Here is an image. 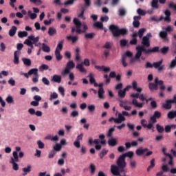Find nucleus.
Returning <instances> with one entry per match:
<instances>
[{"mask_svg":"<svg viewBox=\"0 0 176 176\" xmlns=\"http://www.w3.org/2000/svg\"><path fill=\"white\" fill-rule=\"evenodd\" d=\"M94 144H96L95 148L96 151H100L101 149L102 146L100 144V140L98 139H95L94 140Z\"/></svg>","mask_w":176,"mask_h":176,"instance_id":"ea45409f","label":"nucleus"},{"mask_svg":"<svg viewBox=\"0 0 176 176\" xmlns=\"http://www.w3.org/2000/svg\"><path fill=\"white\" fill-rule=\"evenodd\" d=\"M95 69L99 71H104V72H109L111 71V67H105V66L95 65Z\"/></svg>","mask_w":176,"mask_h":176,"instance_id":"4be33fe9","label":"nucleus"},{"mask_svg":"<svg viewBox=\"0 0 176 176\" xmlns=\"http://www.w3.org/2000/svg\"><path fill=\"white\" fill-rule=\"evenodd\" d=\"M58 91L61 94L62 97H65V89L63 87H58Z\"/></svg>","mask_w":176,"mask_h":176,"instance_id":"052dcab7","label":"nucleus"},{"mask_svg":"<svg viewBox=\"0 0 176 176\" xmlns=\"http://www.w3.org/2000/svg\"><path fill=\"white\" fill-rule=\"evenodd\" d=\"M22 61L26 67H31V59L27 58H23Z\"/></svg>","mask_w":176,"mask_h":176,"instance_id":"c9c22d12","label":"nucleus"},{"mask_svg":"<svg viewBox=\"0 0 176 176\" xmlns=\"http://www.w3.org/2000/svg\"><path fill=\"white\" fill-rule=\"evenodd\" d=\"M6 101L8 102V104H13V102H14V100H13V97L12 96H8Z\"/></svg>","mask_w":176,"mask_h":176,"instance_id":"e2e57ef3","label":"nucleus"},{"mask_svg":"<svg viewBox=\"0 0 176 176\" xmlns=\"http://www.w3.org/2000/svg\"><path fill=\"white\" fill-rule=\"evenodd\" d=\"M160 36L165 42H168L169 39H168V37L167 32H166V31H161L160 32Z\"/></svg>","mask_w":176,"mask_h":176,"instance_id":"aec40b11","label":"nucleus"},{"mask_svg":"<svg viewBox=\"0 0 176 176\" xmlns=\"http://www.w3.org/2000/svg\"><path fill=\"white\" fill-rule=\"evenodd\" d=\"M42 50L44 51L45 53H50V47L43 43H42Z\"/></svg>","mask_w":176,"mask_h":176,"instance_id":"79ce46f5","label":"nucleus"},{"mask_svg":"<svg viewBox=\"0 0 176 176\" xmlns=\"http://www.w3.org/2000/svg\"><path fill=\"white\" fill-rule=\"evenodd\" d=\"M104 94H105V91H104V88H99L98 91V98L100 100H104V98H105V96H104Z\"/></svg>","mask_w":176,"mask_h":176,"instance_id":"5701e85b","label":"nucleus"},{"mask_svg":"<svg viewBox=\"0 0 176 176\" xmlns=\"http://www.w3.org/2000/svg\"><path fill=\"white\" fill-rule=\"evenodd\" d=\"M176 125L175 124H171V125H166L165 126V133H170L171 129H175Z\"/></svg>","mask_w":176,"mask_h":176,"instance_id":"a19ab883","label":"nucleus"},{"mask_svg":"<svg viewBox=\"0 0 176 176\" xmlns=\"http://www.w3.org/2000/svg\"><path fill=\"white\" fill-rule=\"evenodd\" d=\"M94 28L98 30H104V24L102 22L98 21L94 23Z\"/></svg>","mask_w":176,"mask_h":176,"instance_id":"bb28decb","label":"nucleus"},{"mask_svg":"<svg viewBox=\"0 0 176 176\" xmlns=\"http://www.w3.org/2000/svg\"><path fill=\"white\" fill-rule=\"evenodd\" d=\"M131 87V86L128 85L124 89H120L118 91V96L120 97V98H124V97H126V91H129Z\"/></svg>","mask_w":176,"mask_h":176,"instance_id":"2eb2a0df","label":"nucleus"},{"mask_svg":"<svg viewBox=\"0 0 176 176\" xmlns=\"http://www.w3.org/2000/svg\"><path fill=\"white\" fill-rule=\"evenodd\" d=\"M117 166L118 171H119V168H125L127 166V163L126 162V158L123 156L120 155L117 160Z\"/></svg>","mask_w":176,"mask_h":176,"instance_id":"1a4fd4ad","label":"nucleus"},{"mask_svg":"<svg viewBox=\"0 0 176 176\" xmlns=\"http://www.w3.org/2000/svg\"><path fill=\"white\" fill-rule=\"evenodd\" d=\"M126 60H127V57L123 54L122 56V64L124 67H127L128 65V64L126 63Z\"/></svg>","mask_w":176,"mask_h":176,"instance_id":"6e6d98bb","label":"nucleus"},{"mask_svg":"<svg viewBox=\"0 0 176 176\" xmlns=\"http://www.w3.org/2000/svg\"><path fill=\"white\" fill-rule=\"evenodd\" d=\"M131 37L133 38L129 42L130 45H137V43H138V40L137 39V32H133V34L131 35Z\"/></svg>","mask_w":176,"mask_h":176,"instance_id":"a211bd4d","label":"nucleus"},{"mask_svg":"<svg viewBox=\"0 0 176 176\" xmlns=\"http://www.w3.org/2000/svg\"><path fill=\"white\" fill-rule=\"evenodd\" d=\"M16 32H17V27L12 26L11 29L9 30L8 34L10 36H14V35H16Z\"/></svg>","mask_w":176,"mask_h":176,"instance_id":"c85d7f7f","label":"nucleus"},{"mask_svg":"<svg viewBox=\"0 0 176 176\" xmlns=\"http://www.w3.org/2000/svg\"><path fill=\"white\" fill-rule=\"evenodd\" d=\"M156 129L158 133H164V127L161 126L159 124H156Z\"/></svg>","mask_w":176,"mask_h":176,"instance_id":"603ef678","label":"nucleus"},{"mask_svg":"<svg viewBox=\"0 0 176 176\" xmlns=\"http://www.w3.org/2000/svg\"><path fill=\"white\" fill-rule=\"evenodd\" d=\"M83 65L85 67H90V60L85 58L82 63H79L76 66V69H78L81 74H87V70L83 67Z\"/></svg>","mask_w":176,"mask_h":176,"instance_id":"423d86ee","label":"nucleus"},{"mask_svg":"<svg viewBox=\"0 0 176 176\" xmlns=\"http://www.w3.org/2000/svg\"><path fill=\"white\" fill-rule=\"evenodd\" d=\"M22 170L24 173H23V176L27 175V174L31 173V165L28 166L27 168H23Z\"/></svg>","mask_w":176,"mask_h":176,"instance_id":"37998d69","label":"nucleus"},{"mask_svg":"<svg viewBox=\"0 0 176 176\" xmlns=\"http://www.w3.org/2000/svg\"><path fill=\"white\" fill-rule=\"evenodd\" d=\"M57 98H58V94L56 92H52L50 97V101H53V100H56Z\"/></svg>","mask_w":176,"mask_h":176,"instance_id":"49530a36","label":"nucleus"},{"mask_svg":"<svg viewBox=\"0 0 176 176\" xmlns=\"http://www.w3.org/2000/svg\"><path fill=\"white\" fill-rule=\"evenodd\" d=\"M19 38H25V36H28V32L23 31V32H19L18 33Z\"/></svg>","mask_w":176,"mask_h":176,"instance_id":"864d4df0","label":"nucleus"},{"mask_svg":"<svg viewBox=\"0 0 176 176\" xmlns=\"http://www.w3.org/2000/svg\"><path fill=\"white\" fill-rule=\"evenodd\" d=\"M115 127H116V126L109 129L107 137H112V134H113V131H115Z\"/></svg>","mask_w":176,"mask_h":176,"instance_id":"4d7b16f0","label":"nucleus"},{"mask_svg":"<svg viewBox=\"0 0 176 176\" xmlns=\"http://www.w3.org/2000/svg\"><path fill=\"white\" fill-rule=\"evenodd\" d=\"M169 51L170 47L168 46H164L162 48L159 50L160 53L161 54H163L164 56H166V54H167V53H168ZM159 52H157V53H159Z\"/></svg>","mask_w":176,"mask_h":176,"instance_id":"412c9836","label":"nucleus"},{"mask_svg":"<svg viewBox=\"0 0 176 176\" xmlns=\"http://www.w3.org/2000/svg\"><path fill=\"white\" fill-rule=\"evenodd\" d=\"M28 14L29 16H30V19H31L32 20H34V19H36V17H37L36 14H35V13H32V12H31V10H29V11L28 12Z\"/></svg>","mask_w":176,"mask_h":176,"instance_id":"13d9d810","label":"nucleus"},{"mask_svg":"<svg viewBox=\"0 0 176 176\" xmlns=\"http://www.w3.org/2000/svg\"><path fill=\"white\" fill-rule=\"evenodd\" d=\"M56 153H57L56 151H54V150L51 151L49 153V155H48L49 159H53V157H54V156L56 155Z\"/></svg>","mask_w":176,"mask_h":176,"instance_id":"0e129e2a","label":"nucleus"},{"mask_svg":"<svg viewBox=\"0 0 176 176\" xmlns=\"http://www.w3.org/2000/svg\"><path fill=\"white\" fill-rule=\"evenodd\" d=\"M151 6L153 9H159V1H153L151 2Z\"/></svg>","mask_w":176,"mask_h":176,"instance_id":"8fccbe9b","label":"nucleus"},{"mask_svg":"<svg viewBox=\"0 0 176 176\" xmlns=\"http://www.w3.org/2000/svg\"><path fill=\"white\" fill-rule=\"evenodd\" d=\"M132 104L137 108H142L144 107V103H138V101L136 99H133Z\"/></svg>","mask_w":176,"mask_h":176,"instance_id":"473e14b6","label":"nucleus"},{"mask_svg":"<svg viewBox=\"0 0 176 176\" xmlns=\"http://www.w3.org/2000/svg\"><path fill=\"white\" fill-rule=\"evenodd\" d=\"M57 34V30H56V28L50 27L49 28L48 30V35H50V36H54V35Z\"/></svg>","mask_w":176,"mask_h":176,"instance_id":"a878e982","label":"nucleus"},{"mask_svg":"<svg viewBox=\"0 0 176 176\" xmlns=\"http://www.w3.org/2000/svg\"><path fill=\"white\" fill-rule=\"evenodd\" d=\"M126 120V118L123 117L120 115V113H118V118H115L113 117H111L109 119V122H112L113 121L116 122L117 124H120L122 122H124Z\"/></svg>","mask_w":176,"mask_h":176,"instance_id":"f8f14e48","label":"nucleus"},{"mask_svg":"<svg viewBox=\"0 0 176 176\" xmlns=\"http://www.w3.org/2000/svg\"><path fill=\"white\" fill-rule=\"evenodd\" d=\"M29 39H31V41H32V43H33V45H35V43H38V42H39V36L35 37V36L31 34L30 36H29Z\"/></svg>","mask_w":176,"mask_h":176,"instance_id":"cd10ccee","label":"nucleus"},{"mask_svg":"<svg viewBox=\"0 0 176 176\" xmlns=\"http://www.w3.org/2000/svg\"><path fill=\"white\" fill-rule=\"evenodd\" d=\"M165 17H164L163 20L166 21V23H171V11L170 10H166L164 12Z\"/></svg>","mask_w":176,"mask_h":176,"instance_id":"f3484780","label":"nucleus"},{"mask_svg":"<svg viewBox=\"0 0 176 176\" xmlns=\"http://www.w3.org/2000/svg\"><path fill=\"white\" fill-rule=\"evenodd\" d=\"M121 155L122 157H124L125 159H126V157H129V159H133V157H134V152L129 151V152L125 153Z\"/></svg>","mask_w":176,"mask_h":176,"instance_id":"72a5a7b5","label":"nucleus"},{"mask_svg":"<svg viewBox=\"0 0 176 176\" xmlns=\"http://www.w3.org/2000/svg\"><path fill=\"white\" fill-rule=\"evenodd\" d=\"M40 71H47L49 69V65L43 64L39 68Z\"/></svg>","mask_w":176,"mask_h":176,"instance_id":"680f3d73","label":"nucleus"},{"mask_svg":"<svg viewBox=\"0 0 176 176\" xmlns=\"http://www.w3.org/2000/svg\"><path fill=\"white\" fill-rule=\"evenodd\" d=\"M89 168L91 170V175H94V174H96V170L97 169L96 165L94 164H91L89 166Z\"/></svg>","mask_w":176,"mask_h":176,"instance_id":"c03bdc74","label":"nucleus"},{"mask_svg":"<svg viewBox=\"0 0 176 176\" xmlns=\"http://www.w3.org/2000/svg\"><path fill=\"white\" fill-rule=\"evenodd\" d=\"M136 54L134 58H131L129 63L130 64H134L136 60H140L141 56H142V52H145V53H148V51H146L142 47H136Z\"/></svg>","mask_w":176,"mask_h":176,"instance_id":"39448f33","label":"nucleus"},{"mask_svg":"<svg viewBox=\"0 0 176 176\" xmlns=\"http://www.w3.org/2000/svg\"><path fill=\"white\" fill-rule=\"evenodd\" d=\"M109 31H111L113 36L114 38H119L120 35H127L129 34V30L126 28H121L120 29L119 26L115 25V24H111L109 27Z\"/></svg>","mask_w":176,"mask_h":176,"instance_id":"7ed1b4c3","label":"nucleus"},{"mask_svg":"<svg viewBox=\"0 0 176 176\" xmlns=\"http://www.w3.org/2000/svg\"><path fill=\"white\" fill-rule=\"evenodd\" d=\"M108 144L109 146H116L118 145V141L115 138L109 139Z\"/></svg>","mask_w":176,"mask_h":176,"instance_id":"c756f323","label":"nucleus"},{"mask_svg":"<svg viewBox=\"0 0 176 176\" xmlns=\"http://www.w3.org/2000/svg\"><path fill=\"white\" fill-rule=\"evenodd\" d=\"M151 38H152V33L149 32L147 33L146 36H144L142 39V45H138L137 47H142L144 49L146 52H148V53L145 52H142L145 56H149V54H152V53H157L159 52L160 47L156 46L153 47L152 49L146 47H151Z\"/></svg>","mask_w":176,"mask_h":176,"instance_id":"f257e3e1","label":"nucleus"},{"mask_svg":"<svg viewBox=\"0 0 176 176\" xmlns=\"http://www.w3.org/2000/svg\"><path fill=\"white\" fill-rule=\"evenodd\" d=\"M129 41L126 40V39H121L120 41V46H122V47H124L125 46L127 45Z\"/></svg>","mask_w":176,"mask_h":176,"instance_id":"bf43d9fd","label":"nucleus"},{"mask_svg":"<svg viewBox=\"0 0 176 176\" xmlns=\"http://www.w3.org/2000/svg\"><path fill=\"white\" fill-rule=\"evenodd\" d=\"M166 90V85H164V81L159 80V77H156L153 82L148 83V89L150 91H153V90Z\"/></svg>","mask_w":176,"mask_h":176,"instance_id":"20e7f679","label":"nucleus"},{"mask_svg":"<svg viewBox=\"0 0 176 176\" xmlns=\"http://www.w3.org/2000/svg\"><path fill=\"white\" fill-rule=\"evenodd\" d=\"M162 64H163V59H161L160 61L158 62H154L153 63V67H154V68H155L156 69H157L159 68V67H160V65H162Z\"/></svg>","mask_w":176,"mask_h":176,"instance_id":"a18cd8bd","label":"nucleus"},{"mask_svg":"<svg viewBox=\"0 0 176 176\" xmlns=\"http://www.w3.org/2000/svg\"><path fill=\"white\" fill-rule=\"evenodd\" d=\"M162 170L160 172L156 173L157 176H163L164 173H168L170 171V174H176V168H172L170 170V168H168V165H163L162 166Z\"/></svg>","mask_w":176,"mask_h":176,"instance_id":"0eeeda50","label":"nucleus"},{"mask_svg":"<svg viewBox=\"0 0 176 176\" xmlns=\"http://www.w3.org/2000/svg\"><path fill=\"white\" fill-rule=\"evenodd\" d=\"M148 151H149V149H148V148H142L141 147L136 150L135 153L138 156H142V155H144V153H145V152H148Z\"/></svg>","mask_w":176,"mask_h":176,"instance_id":"6ab92c4d","label":"nucleus"},{"mask_svg":"<svg viewBox=\"0 0 176 176\" xmlns=\"http://www.w3.org/2000/svg\"><path fill=\"white\" fill-rule=\"evenodd\" d=\"M75 67V63L73 60H70L67 63L66 67L63 72H62V75H68L69 74L71 69Z\"/></svg>","mask_w":176,"mask_h":176,"instance_id":"9b49d317","label":"nucleus"},{"mask_svg":"<svg viewBox=\"0 0 176 176\" xmlns=\"http://www.w3.org/2000/svg\"><path fill=\"white\" fill-rule=\"evenodd\" d=\"M107 153H108V150L103 149L101 151V153L99 154V157H100V159H102V157H104V156H105V155H107Z\"/></svg>","mask_w":176,"mask_h":176,"instance_id":"69168bd1","label":"nucleus"},{"mask_svg":"<svg viewBox=\"0 0 176 176\" xmlns=\"http://www.w3.org/2000/svg\"><path fill=\"white\" fill-rule=\"evenodd\" d=\"M19 51H15L14 53V64H15L16 65H17L20 61L19 60Z\"/></svg>","mask_w":176,"mask_h":176,"instance_id":"393cba45","label":"nucleus"},{"mask_svg":"<svg viewBox=\"0 0 176 176\" xmlns=\"http://www.w3.org/2000/svg\"><path fill=\"white\" fill-rule=\"evenodd\" d=\"M94 36H96V33H87L85 34V38H86V39H93L94 38Z\"/></svg>","mask_w":176,"mask_h":176,"instance_id":"de8ad7c7","label":"nucleus"},{"mask_svg":"<svg viewBox=\"0 0 176 176\" xmlns=\"http://www.w3.org/2000/svg\"><path fill=\"white\" fill-rule=\"evenodd\" d=\"M28 75H34L32 78L33 83H38V80L39 79V74H38V69L33 68L28 71Z\"/></svg>","mask_w":176,"mask_h":176,"instance_id":"9d476101","label":"nucleus"},{"mask_svg":"<svg viewBox=\"0 0 176 176\" xmlns=\"http://www.w3.org/2000/svg\"><path fill=\"white\" fill-rule=\"evenodd\" d=\"M132 86H133V90H135L136 91H138V93H141V91H142V88L137 87V86H138L137 81H133L132 82Z\"/></svg>","mask_w":176,"mask_h":176,"instance_id":"f704fd0d","label":"nucleus"},{"mask_svg":"<svg viewBox=\"0 0 176 176\" xmlns=\"http://www.w3.org/2000/svg\"><path fill=\"white\" fill-rule=\"evenodd\" d=\"M66 38L67 41H72V43H76L78 39H79L78 36H67Z\"/></svg>","mask_w":176,"mask_h":176,"instance_id":"2f4dec72","label":"nucleus"},{"mask_svg":"<svg viewBox=\"0 0 176 176\" xmlns=\"http://www.w3.org/2000/svg\"><path fill=\"white\" fill-rule=\"evenodd\" d=\"M73 23L75 26L72 28V34H74V32H76L78 34H85L89 30L87 25L86 23H82L78 18H74Z\"/></svg>","mask_w":176,"mask_h":176,"instance_id":"f03ea898","label":"nucleus"},{"mask_svg":"<svg viewBox=\"0 0 176 176\" xmlns=\"http://www.w3.org/2000/svg\"><path fill=\"white\" fill-rule=\"evenodd\" d=\"M161 118H162V113H160V111H155L153 116L150 118V120L151 122H152V123H156V122H157L156 119H160Z\"/></svg>","mask_w":176,"mask_h":176,"instance_id":"ddd939ff","label":"nucleus"},{"mask_svg":"<svg viewBox=\"0 0 176 176\" xmlns=\"http://www.w3.org/2000/svg\"><path fill=\"white\" fill-rule=\"evenodd\" d=\"M88 77L89 78L91 85L96 83V78H94V74H93V73H90Z\"/></svg>","mask_w":176,"mask_h":176,"instance_id":"09e8293b","label":"nucleus"},{"mask_svg":"<svg viewBox=\"0 0 176 176\" xmlns=\"http://www.w3.org/2000/svg\"><path fill=\"white\" fill-rule=\"evenodd\" d=\"M99 138L101 140L100 144L102 145H105L107 144V142L105 141V135H104V134L100 135Z\"/></svg>","mask_w":176,"mask_h":176,"instance_id":"5fc2aeb1","label":"nucleus"},{"mask_svg":"<svg viewBox=\"0 0 176 176\" xmlns=\"http://www.w3.org/2000/svg\"><path fill=\"white\" fill-rule=\"evenodd\" d=\"M86 11V7L81 6V12L78 14V17L82 19V20H86V17H85V12Z\"/></svg>","mask_w":176,"mask_h":176,"instance_id":"b1692460","label":"nucleus"},{"mask_svg":"<svg viewBox=\"0 0 176 176\" xmlns=\"http://www.w3.org/2000/svg\"><path fill=\"white\" fill-rule=\"evenodd\" d=\"M13 157H11L10 163L12 164V168L15 171H17L19 170V164L17 163L19 162V153L16 151H14L12 153Z\"/></svg>","mask_w":176,"mask_h":176,"instance_id":"6e6552de","label":"nucleus"},{"mask_svg":"<svg viewBox=\"0 0 176 176\" xmlns=\"http://www.w3.org/2000/svg\"><path fill=\"white\" fill-rule=\"evenodd\" d=\"M55 151V152H60V151H61V145L56 144L54 146V150Z\"/></svg>","mask_w":176,"mask_h":176,"instance_id":"338daca9","label":"nucleus"},{"mask_svg":"<svg viewBox=\"0 0 176 176\" xmlns=\"http://www.w3.org/2000/svg\"><path fill=\"white\" fill-rule=\"evenodd\" d=\"M53 82H56V83H61V76L54 75L52 77Z\"/></svg>","mask_w":176,"mask_h":176,"instance_id":"4c0bfd02","label":"nucleus"},{"mask_svg":"<svg viewBox=\"0 0 176 176\" xmlns=\"http://www.w3.org/2000/svg\"><path fill=\"white\" fill-rule=\"evenodd\" d=\"M111 173L113 174V175L115 176H129L126 174H120V173L118 170V168L116 167V165H111Z\"/></svg>","mask_w":176,"mask_h":176,"instance_id":"4468645a","label":"nucleus"},{"mask_svg":"<svg viewBox=\"0 0 176 176\" xmlns=\"http://www.w3.org/2000/svg\"><path fill=\"white\" fill-rule=\"evenodd\" d=\"M102 47L103 49H112V45H111V43L106 42Z\"/></svg>","mask_w":176,"mask_h":176,"instance_id":"774afa93","label":"nucleus"},{"mask_svg":"<svg viewBox=\"0 0 176 176\" xmlns=\"http://www.w3.org/2000/svg\"><path fill=\"white\" fill-rule=\"evenodd\" d=\"M146 32V28H141V29H140L138 30V32H137L138 36H139V38L140 39L144 38V34H145Z\"/></svg>","mask_w":176,"mask_h":176,"instance_id":"7c9ffc66","label":"nucleus"},{"mask_svg":"<svg viewBox=\"0 0 176 176\" xmlns=\"http://www.w3.org/2000/svg\"><path fill=\"white\" fill-rule=\"evenodd\" d=\"M55 56L58 61H61V60H63V55H61L58 50H55Z\"/></svg>","mask_w":176,"mask_h":176,"instance_id":"e433bc0d","label":"nucleus"},{"mask_svg":"<svg viewBox=\"0 0 176 176\" xmlns=\"http://www.w3.org/2000/svg\"><path fill=\"white\" fill-rule=\"evenodd\" d=\"M155 158H153L151 160V164L150 166L147 168V171L149 172L151 171V168H153V167H155Z\"/></svg>","mask_w":176,"mask_h":176,"instance_id":"3c124183","label":"nucleus"},{"mask_svg":"<svg viewBox=\"0 0 176 176\" xmlns=\"http://www.w3.org/2000/svg\"><path fill=\"white\" fill-rule=\"evenodd\" d=\"M141 19V16H133V26L134 28H140V25L141 23H140V20Z\"/></svg>","mask_w":176,"mask_h":176,"instance_id":"dca6fc26","label":"nucleus"},{"mask_svg":"<svg viewBox=\"0 0 176 176\" xmlns=\"http://www.w3.org/2000/svg\"><path fill=\"white\" fill-rule=\"evenodd\" d=\"M64 42H65L64 40H61L60 41H59L56 48V50H58L59 52H61V50H63V47H64Z\"/></svg>","mask_w":176,"mask_h":176,"instance_id":"58836bf2","label":"nucleus"}]
</instances>
